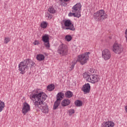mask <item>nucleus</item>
Here are the masks:
<instances>
[{
	"instance_id": "obj_1",
	"label": "nucleus",
	"mask_w": 127,
	"mask_h": 127,
	"mask_svg": "<svg viewBox=\"0 0 127 127\" xmlns=\"http://www.w3.org/2000/svg\"><path fill=\"white\" fill-rule=\"evenodd\" d=\"M46 98H47V95L45 93H39L38 92H36L35 93L33 92L30 96V99L32 101H36L34 103L36 108L40 109L41 111L45 114H48V112H49L47 104L44 103Z\"/></svg>"
},
{
	"instance_id": "obj_2",
	"label": "nucleus",
	"mask_w": 127,
	"mask_h": 127,
	"mask_svg": "<svg viewBox=\"0 0 127 127\" xmlns=\"http://www.w3.org/2000/svg\"><path fill=\"white\" fill-rule=\"evenodd\" d=\"M90 54H91L90 52H86L83 54L79 55L78 56L77 60L76 61H73L70 64V66L69 67V71H72V70L74 69L77 62H79L81 65H85V64H86V63H87L89 60V55H90Z\"/></svg>"
},
{
	"instance_id": "obj_3",
	"label": "nucleus",
	"mask_w": 127,
	"mask_h": 127,
	"mask_svg": "<svg viewBox=\"0 0 127 127\" xmlns=\"http://www.w3.org/2000/svg\"><path fill=\"white\" fill-rule=\"evenodd\" d=\"M83 77L84 79H86V81L90 82V83H92V84H95V83L99 82L100 80L99 75L97 74L92 75L89 72H85L83 73Z\"/></svg>"
},
{
	"instance_id": "obj_4",
	"label": "nucleus",
	"mask_w": 127,
	"mask_h": 127,
	"mask_svg": "<svg viewBox=\"0 0 127 127\" xmlns=\"http://www.w3.org/2000/svg\"><path fill=\"white\" fill-rule=\"evenodd\" d=\"M93 18L95 21H103L108 17L107 14L103 9H101L93 14Z\"/></svg>"
},
{
	"instance_id": "obj_5",
	"label": "nucleus",
	"mask_w": 127,
	"mask_h": 127,
	"mask_svg": "<svg viewBox=\"0 0 127 127\" xmlns=\"http://www.w3.org/2000/svg\"><path fill=\"white\" fill-rule=\"evenodd\" d=\"M18 70L20 71V73L21 74H25L26 71L29 69L27 64V62H26V60H25L23 62H21L18 64Z\"/></svg>"
},
{
	"instance_id": "obj_6",
	"label": "nucleus",
	"mask_w": 127,
	"mask_h": 127,
	"mask_svg": "<svg viewBox=\"0 0 127 127\" xmlns=\"http://www.w3.org/2000/svg\"><path fill=\"white\" fill-rule=\"evenodd\" d=\"M58 53L61 56H66L68 54V48L65 44L60 45L58 48Z\"/></svg>"
},
{
	"instance_id": "obj_7",
	"label": "nucleus",
	"mask_w": 127,
	"mask_h": 127,
	"mask_svg": "<svg viewBox=\"0 0 127 127\" xmlns=\"http://www.w3.org/2000/svg\"><path fill=\"white\" fill-rule=\"evenodd\" d=\"M63 23L66 30H69L71 31H74L75 29L74 24H72V22L69 19L64 20Z\"/></svg>"
},
{
	"instance_id": "obj_8",
	"label": "nucleus",
	"mask_w": 127,
	"mask_h": 127,
	"mask_svg": "<svg viewBox=\"0 0 127 127\" xmlns=\"http://www.w3.org/2000/svg\"><path fill=\"white\" fill-rule=\"evenodd\" d=\"M102 57L106 61L111 59V57H112V54L111 53V51H110V50H109L108 49H105L102 52Z\"/></svg>"
},
{
	"instance_id": "obj_9",
	"label": "nucleus",
	"mask_w": 127,
	"mask_h": 127,
	"mask_svg": "<svg viewBox=\"0 0 127 127\" xmlns=\"http://www.w3.org/2000/svg\"><path fill=\"white\" fill-rule=\"evenodd\" d=\"M113 51L116 54H120L123 51L122 46L118 43H114L113 46Z\"/></svg>"
},
{
	"instance_id": "obj_10",
	"label": "nucleus",
	"mask_w": 127,
	"mask_h": 127,
	"mask_svg": "<svg viewBox=\"0 0 127 127\" xmlns=\"http://www.w3.org/2000/svg\"><path fill=\"white\" fill-rule=\"evenodd\" d=\"M81 7L82 5H81V3H76L72 7V12H75L77 14L81 15V11L80 10H81Z\"/></svg>"
},
{
	"instance_id": "obj_11",
	"label": "nucleus",
	"mask_w": 127,
	"mask_h": 127,
	"mask_svg": "<svg viewBox=\"0 0 127 127\" xmlns=\"http://www.w3.org/2000/svg\"><path fill=\"white\" fill-rule=\"evenodd\" d=\"M30 111V106L29 104L26 103H23V106L22 110V112L23 115H26L27 113H28Z\"/></svg>"
},
{
	"instance_id": "obj_12",
	"label": "nucleus",
	"mask_w": 127,
	"mask_h": 127,
	"mask_svg": "<svg viewBox=\"0 0 127 127\" xmlns=\"http://www.w3.org/2000/svg\"><path fill=\"white\" fill-rule=\"evenodd\" d=\"M91 90V86L90 84L86 83L83 86L82 88V91L84 92V94H89L90 93V90Z\"/></svg>"
},
{
	"instance_id": "obj_13",
	"label": "nucleus",
	"mask_w": 127,
	"mask_h": 127,
	"mask_svg": "<svg viewBox=\"0 0 127 127\" xmlns=\"http://www.w3.org/2000/svg\"><path fill=\"white\" fill-rule=\"evenodd\" d=\"M115 127V123L112 121H108L103 123L102 127Z\"/></svg>"
},
{
	"instance_id": "obj_14",
	"label": "nucleus",
	"mask_w": 127,
	"mask_h": 127,
	"mask_svg": "<svg viewBox=\"0 0 127 127\" xmlns=\"http://www.w3.org/2000/svg\"><path fill=\"white\" fill-rule=\"evenodd\" d=\"M70 104H71V101L68 99H64L62 102L63 107H66V106H69Z\"/></svg>"
},
{
	"instance_id": "obj_15",
	"label": "nucleus",
	"mask_w": 127,
	"mask_h": 127,
	"mask_svg": "<svg viewBox=\"0 0 127 127\" xmlns=\"http://www.w3.org/2000/svg\"><path fill=\"white\" fill-rule=\"evenodd\" d=\"M26 61L27 62L28 68L30 67H33V66L35 65V63L33 62V61H32L30 59H26Z\"/></svg>"
},
{
	"instance_id": "obj_16",
	"label": "nucleus",
	"mask_w": 127,
	"mask_h": 127,
	"mask_svg": "<svg viewBox=\"0 0 127 127\" xmlns=\"http://www.w3.org/2000/svg\"><path fill=\"white\" fill-rule=\"evenodd\" d=\"M64 98V93L62 92H59L57 95V100L59 101H61Z\"/></svg>"
},
{
	"instance_id": "obj_17",
	"label": "nucleus",
	"mask_w": 127,
	"mask_h": 127,
	"mask_svg": "<svg viewBox=\"0 0 127 127\" xmlns=\"http://www.w3.org/2000/svg\"><path fill=\"white\" fill-rule=\"evenodd\" d=\"M36 59L38 61H43L45 59V57L43 54H40L37 55Z\"/></svg>"
},
{
	"instance_id": "obj_18",
	"label": "nucleus",
	"mask_w": 127,
	"mask_h": 127,
	"mask_svg": "<svg viewBox=\"0 0 127 127\" xmlns=\"http://www.w3.org/2000/svg\"><path fill=\"white\" fill-rule=\"evenodd\" d=\"M42 40L45 43L49 42V35L46 34L42 37Z\"/></svg>"
},
{
	"instance_id": "obj_19",
	"label": "nucleus",
	"mask_w": 127,
	"mask_h": 127,
	"mask_svg": "<svg viewBox=\"0 0 127 127\" xmlns=\"http://www.w3.org/2000/svg\"><path fill=\"white\" fill-rule=\"evenodd\" d=\"M68 16H74V17H81V15L78 14L76 12H69L68 14Z\"/></svg>"
},
{
	"instance_id": "obj_20",
	"label": "nucleus",
	"mask_w": 127,
	"mask_h": 127,
	"mask_svg": "<svg viewBox=\"0 0 127 127\" xmlns=\"http://www.w3.org/2000/svg\"><path fill=\"white\" fill-rule=\"evenodd\" d=\"M73 96V93L70 91H66L65 93V98H72Z\"/></svg>"
},
{
	"instance_id": "obj_21",
	"label": "nucleus",
	"mask_w": 127,
	"mask_h": 127,
	"mask_svg": "<svg viewBox=\"0 0 127 127\" xmlns=\"http://www.w3.org/2000/svg\"><path fill=\"white\" fill-rule=\"evenodd\" d=\"M5 106V104H4V102L0 101V113L1 112H2L3 110V109H4V107Z\"/></svg>"
},
{
	"instance_id": "obj_22",
	"label": "nucleus",
	"mask_w": 127,
	"mask_h": 127,
	"mask_svg": "<svg viewBox=\"0 0 127 127\" xmlns=\"http://www.w3.org/2000/svg\"><path fill=\"white\" fill-rule=\"evenodd\" d=\"M55 89V86L54 84H50L47 86V90L48 91H53V90Z\"/></svg>"
},
{
	"instance_id": "obj_23",
	"label": "nucleus",
	"mask_w": 127,
	"mask_h": 127,
	"mask_svg": "<svg viewBox=\"0 0 127 127\" xmlns=\"http://www.w3.org/2000/svg\"><path fill=\"white\" fill-rule=\"evenodd\" d=\"M76 107H81L83 105V102L80 100H76L74 103Z\"/></svg>"
},
{
	"instance_id": "obj_24",
	"label": "nucleus",
	"mask_w": 127,
	"mask_h": 127,
	"mask_svg": "<svg viewBox=\"0 0 127 127\" xmlns=\"http://www.w3.org/2000/svg\"><path fill=\"white\" fill-rule=\"evenodd\" d=\"M60 102H61L59 101V100H56V101L55 102L54 104V107H53L54 110H56V109H57V108L59 107V105H60Z\"/></svg>"
},
{
	"instance_id": "obj_25",
	"label": "nucleus",
	"mask_w": 127,
	"mask_h": 127,
	"mask_svg": "<svg viewBox=\"0 0 127 127\" xmlns=\"http://www.w3.org/2000/svg\"><path fill=\"white\" fill-rule=\"evenodd\" d=\"M48 12H50V13H52L54 14V13H55L56 12V10H55V8L52 6H50V7L48 9Z\"/></svg>"
},
{
	"instance_id": "obj_26",
	"label": "nucleus",
	"mask_w": 127,
	"mask_h": 127,
	"mask_svg": "<svg viewBox=\"0 0 127 127\" xmlns=\"http://www.w3.org/2000/svg\"><path fill=\"white\" fill-rule=\"evenodd\" d=\"M48 23L46 21H43L41 23V27L45 29L47 27Z\"/></svg>"
},
{
	"instance_id": "obj_27",
	"label": "nucleus",
	"mask_w": 127,
	"mask_h": 127,
	"mask_svg": "<svg viewBox=\"0 0 127 127\" xmlns=\"http://www.w3.org/2000/svg\"><path fill=\"white\" fill-rule=\"evenodd\" d=\"M45 16L47 18V19H48L49 20L51 19V18H52V15L50 14L48 12L46 13Z\"/></svg>"
},
{
	"instance_id": "obj_28",
	"label": "nucleus",
	"mask_w": 127,
	"mask_h": 127,
	"mask_svg": "<svg viewBox=\"0 0 127 127\" xmlns=\"http://www.w3.org/2000/svg\"><path fill=\"white\" fill-rule=\"evenodd\" d=\"M9 41H10V38L8 37H5L4 39V43L5 44H7Z\"/></svg>"
},
{
	"instance_id": "obj_29",
	"label": "nucleus",
	"mask_w": 127,
	"mask_h": 127,
	"mask_svg": "<svg viewBox=\"0 0 127 127\" xmlns=\"http://www.w3.org/2000/svg\"><path fill=\"white\" fill-rule=\"evenodd\" d=\"M65 40L66 41H71L72 40V37L70 35H66L65 36Z\"/></svg>"
},
{
	"instance_id": "obj_30",
	"label": "nucleus",
	"mask_w": 127,
	"mask_h": 127,
	"mask_svg": "<svg viewBox=\"0 0 127 127\" xmlns=\"http://www.w3.org/2000/svg\"><path fill=\"white\" fill-rule=\"evenodd\" d=\"M69 115H73V114L75 113V111L74 110V109H70L69 110Z\"/></svg>"
},
{
	"instance_id": "obj_31",
	"label": "nucleus",
	"mask_w": 127,
	"mask_h": 127,
	"mask_svg": "<svg viewBox=\"0 0 127 127\" xmlns=\"http://www.w3.org/2000/svg\"><path fill=\"white\" fill-rule=\"evenodd\" d=\"M33 44H34V45H38L39 44V42L37 40H35L33 42Z\"/></svg>"
},
{
	"instance_id": "obj_32",
	"label": "nucleus",
	"mask_w": 127,
	"mask_h": 127,
	"mask_svg": "<svg viewBox=\"0 0 127 127\" xmlns=\"http://www.w3.org/2000/svg\"><path fill=\"white\" fill-rule=\"evenodd\" d=\"M47 43V44H45V46L47 48H49L50 47V45L49 44V42Z\"/></svg>"
},
{
	"instance_id": "obj_33",
	"label": "nucleus",
	"mask_w": 127,
	"mask_h": 127,
	"mask_svg": "<svg viewBox=\"0 0 127 127\" xmlns=\"http://www.w3.org/2000/svg\"><path fill=\"white\" fill-rule=\"evenodd\" d=\"M64 0V1L67 2V1H69V0Z\"/></svg>"
},
{
	"instance_id": "obj_34",
	"label": "nucleus",
	"mask_w": 127,
	"mask_h": 127,
	"mask_svg": "<svg viewBox=\"0 0 127 127\" xmlns=\"http://www.w3.org/2000/svg\"><path fill=\"white\" fill-rule=\"evenodd\" d=\"M61 0V1H62V0Z\"/></svg>"
}]
</instances>
